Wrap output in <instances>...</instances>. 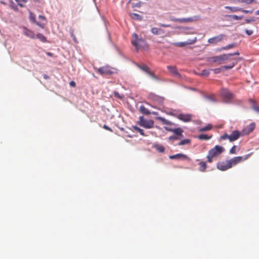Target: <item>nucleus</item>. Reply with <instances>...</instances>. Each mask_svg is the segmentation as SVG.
<instances>
[{
    "label": "nucleus",
    "instance_id": "nucleus-1",
    "mask_svg": "<svg viewBox=\"0 0 259 259\" xmlns=\"http://www.w3.org/2000/svg\"><path fill=\"white\" fill-rule=\"evenodd\" d=\"M235 55L239 56V53L236 52L234 53L223 54L208 58V61L210 62H217L219 64L223 63H229L228 65L223 66L226 70L232 69L238 63L240 59L234 57Z\"/></svg>",
    "mask_w": 259,
    "mask_h": 259
},
{
    "label": "nucleus",
    "instance_id": "nucleus-2",
    "mask_svg": "<svg viewBox=\"0 0 259 259\" xmlns=\"http://www.w3.org/2000/svg\"><path fill=\"white\" fill-rule=\"evenodd\" d=\"M224 151L225 149L224 147L219 145L215 146L213 148L209 150L208 152L207 156V161L211 163L214 158L219 156Z\"/></svg>",
    "mask_w": 259,
    "mask_h": 259
},
{
    "label": "nucleus",
    "instance_id": "nucleus-3",
    "mask_svg": "<svg viewBox=\"0 0 259 259\" xmlns=\"http://www.w3.org/2000/svg\"><path fill=\"white\" fill-rule=\"evenodd\" d=\"M131 42L137 51L140 48H146L147 47L146 40L142 37L139 38L136 33L133 34Z\"/></svg>",
    "mask_w": 259,
    "mask_h": 259
},
{
    "label": "nucleus",
    "instance_id": "nucleus-4",
    "mask_svg": "<svg viewBox=\"0 0 259 259\" xmlns=\"http://www.w3.org/2000/svg\"><path fill=\"white\" fill-rule=\"evenodd\" d=\"M241 135V133L237 130L232 132L231 135H229L227 134H225L221 137V139L226 140L228 139L230 142H233L237 140Z\"/></svg>",
    "mask_w": 259,
    "mask_h": 259
},
{
    "label": "nucleus",
    "instance_id": "nucleus-5",
    "mask_svg": "<svg viewBox=\"0 0 259 259\" xmlns=\"http://www.w3.org/2000/svg\"><path fill=\"white\" fill-rule=\"evenodd\" d=\"M252 152L244 156H237L234 157L233 158L229 160V164L231 165V167L233 166L236 165L239 163L243 161L247 160L249 157L252 154Z\"/></svg>",
    "mask_w": 259,
    "mask_h": 259
},
{
    "label": "nucleus",
    "instance_id": "nucleus-6",
    "mask_svg": "<svg viewBox=\"0 0 259 259\" xmlns=\"http://www.w3.org/2000/svg\"><path fill=\"white\" fill-rule=\"evenodd\" d=\"M138 124L146 128H151L154 127V123L152 120H147L143 116L139 117Z\"/></svg>",
    "mask_w": 259,
    "mask_h": 259
},
{
    "label": "nucleus",
    "instance_id": "nucleus-7",
    "mask_svg": "<svg viewBox=\"0 0 259 259\" xmlns=\"http://www.w3.org/2000/svg\"><path fill=\"white\" fill-rule=\"evenodd\" d=\"M200 18L199 16H194V17H190L187 18H176L174 17H170V20L173 22L179 23H187L197 21Z\"/></svg>",
    "mask_w": 259,
    "mask_h": 259
},
{
    "label": "nucleus",
    "instance_id": "nucleus-8",
    "mask_svg": "<svg viewBox=\"0 0 259 259\" xmlns=\"http://www.w3.org/2000/svg\"><path fill=\"white\" fill-rule=\"evenodd\" d=\"M97 72L101 75H111L114 73L113 69L110 66H105L97 69Z\"/></svg>",
    "mask_w": 259,
    "mask_h": 259
},
{
    "label": "nucleus",
    "instance_id": "nucleus-9",
    "mask_svg": "<svg viewBox=\"0 0 259 259\" xmlns=\"http://www.w3.org/2000/svg\"><path fill=\"white\" fill-rule=\"evenodd\" d=\"M221 96L226 101H229L234 97V95L227 89H222L220 91Z\"/></svg>",
    "mask_w": 259,
    "mask_h": 259
},
{
    "label": "nucleus",
    "instance_id": "nucleus-10",
    "mask_svg": "<svg viewBox=\"0 0 259 259\" xmlns=\"http://www.w3.org/2000/svg\"><path fill=\"white\" fill-rule=\"evenodd\" d=\"M217 167L220 170L225 171L231 168V165L229 164V160H227L226 161L219 162L217 164Z\"/></svg>",
    "mask_w": 259,
    "mask_h": 259
},
{
    "label": "nucleus",
    "instance_id": "nucleus-11",
    "mask_svg": "<svg viewBox=\"0 0 259 259\" xmlns=\"http://www.w3.org/2000/svg\"><path fill=\"white\" fill-rule=\"evenodd\" d=\"M225 36V35L224 34H219L209 38L208 39V42L210 44L215 45L219 42L221 41Z\"/></svg>",
    "mask_w": 259,
    "mask_h": 259
},
{
    "label": "nucleus",
    "instance_id": "nucleus-12",
    "mask_svg": "<svg viewBox=\"0 0 259 259\" xmlns=\"http://www.w3.org/2000/svg\"><path fill=\"white\" fill-rule=\"evenodd\" d=\"M226 9L229 10L231 12H236L238 11H241L244 13H252L253 11V10H243L240 8L237 7H230V6H226L225 7Z\"/></svg>",
    "mask_w": 259,
    "mask_h": 259
},
{
    "label": "nucleus",
    "instance_id": "nucleus-13",
    "mask_svg": "<svg viewBox=\"0 0 259 259\" xmlns=\"http://www.w3.org/2000/svg\"><path fill=\"white\" fill-rule=\"evenodd\" d=\"M197 41V37H194L193 39H189L187 41L185 42H177L173 43V45L176 47H184L188 45L194 44Z\"/></svg>",
    "mask_w": 259,
    "mask_h": 259
},
{
    "label": "nucleus",
    "instance_id": "nucleus-14",
    "mask_svg": "<svg viewBox=\"0 0 259 259\" xmlns=\"http://www.w3.org/2000/svg\"><path fill=\"white\" fill-rule=\"evenodd\" d=\"M166 130L168 131L172 132L175 135H178V136L184 137V135H183V133L184 132L183 130L180 128L178 127L176 128H166Z\"/></svg>",
    "mask_w": 259,
    "mask_h": 259
},
{
    "label": "nucleus",
    "instance_id": "nucleus-15",
    "mask_svg": "<svg viewBox=\"0 0 259 259\" xmlns=\"http://www.w3.org/2000/svg\"><path fill=\"white\" fill-rule=\"evenodd\" d=\"M255 126L254 123L250 124L243 130V135H248L250 134L254 130Z\"/></svg>",
    "mask_w": 259,
    "mask_h": 259
},
{
    "label": "nucleus",
    "instance_id": "nucleus-16",
    "mask_svg": "<svg viewBox=\"0 0 259 259\" xmlns=\"http://www.w3.org/2000/svg\"><path fill=\"white\" fill-rule=\"evenodd\" d=\"M178 118L184 122H189L191 120L192 116L190 114H180L178 116Z\"/></svg>",
    "mask_w": 259,
    "mask_h": 259
},
{
    "label": "nucleus",
    "instance_id": "nucleus-17",
    "mask_svg": "<svg viewBox=\"0 0 259 259\" xmlns=\"http://www.w3.org/2000/svg\"><path fill=\"white\" fill-rule=\"evenodd\" d=\"M23 29H24V34L26 36H27L32 39H34L35 38V33H34V32L33 31H32L30 29H28V28H27L25 27H23Z\"/></svg>",
    "mask_w": 259,
    "mask_h": 259
},
{
    "label": "nucleus",
    "instance_id": "nucleus-18",
    "mask_svg": "<svg viewBox=\"0 0 259 259\" xmlns=\"http://www.w3.org/2000/svg\"><path fill=\"white\" fill-rule=\"evenodd\" d=\"M169 158L170 159H188V157L182 153H178L173 155H170L169 156Z\"/></svg>",
    "mask_w": 259,
    "mask_h": 259
},
{
    "label": "nucleus",
    "instance_id": "nucleus-19",
    "mask_svg": "<svg viewBox=\"0 0 259 259\" xmlns=\"http://www.w3.org/2000/svg\"><path fill=\"white\" fill-rule=\"evenodd\" d=\"M167 68L169 71L173 75L177 76H180V73L178 72L176 66H167Z\"/></svg>",
    "mask_w": 259,
    "mask_h": 259
},
{
    "label": "nucleus",
    "instance_id": "nucleus-20",
    "mask_svg": "<svg viewBox=\"0 0 259 259\" xmlns=\"http://www.w3.org/2000/svg\"><path fill=\"white\" fill-rule=\"evenodd\" d=\"M137 66L138 68H139L142 71L145 72L146 73H148V72L150 71L149 67L145 64H137Z\"/></svg>",
    "mask_w": 259,
    "mask_h": 259
},
{
    "label": "nucleus",
    "instance_id": "nucleus-21",
    "mask_svg": "<svg viewBox=\"0 0 259 259\" xmlns=\"http://www.w3.org/2000/svg\"><path fill=\"white\" fill-rule=\"evenodd\" d=\"M249 102L250 103L252 108L256 111L259 112V106L256 104V103L253 99H249Z\"/></svg>",
    "mask_w": 259,
    "mask_h": 259
},
{
    "label": "nucleus",
    "instance_id": "nucleus-22",
    "mask_svg": "<svg viewBox=\"0 0 259 259\" xmlns=\"http://www.w3.org/2000/svg\"><path fill=\"white\" fill-rule=\"evenodd\" d=\"M151 31L153 34H154L155 35L162 34V33H163V32H164V31L163 29H161L158 28H156V27L152 28L151 30Z\"/></svg>",
    "mask_w": 259,
    "mask_h": 259
},
{
    "label": "nucleus",
    "instance_id": "nucleus-23",
    "mask_svg": "<svg viewBox=\"0 0 259 259\" xmlns=\"http://www.w3.org/2000/svg\"><path fill=\"white\" fill-rule=\"evenodd\" d=\"M153 147L160 153H163L165 151V148L164 146L159 144H155L153 146Z\"/></svg>",
    "mask_w": 259,
    "mask_h": 259
},
{
    "label": "nucleus",
    "instance_id": "nucleus-24",
    "mask_svg": "<svg viewBox=\"0 0 259 259\" xmlns=\"http://www.w3.org/2000/svg\"><path fill=\"white\" fill-rule=\"evenodd\" d=\"M156 119L159 121H160L162 123L166 125H171L172 123L171 122L166 120L164 118L160 116H158L156 117Z\"/></svg>",
    "mask_w": 259,
    "mask_h": 259
},
{
    "label": "nucleus",
    "instance_id": "nucleus-25",
    "mask_svg": "<svg viewBox=\"0 0 259 259\" xmlns=\"http://www.w3.org/2000/svg\"><path fill=\"white\" fill-rule=\"evenodd\" d=\"M199 170L201 171H204L207 167L206 163L205 161H200L199 163Z\"/></svg>",
    "mask_w": 259,
    "mask_h": 259
},
{
    "label": "nucleus",
    "instance_id": "nucleus-26",
    "mask_svg": "<svg viewBox=\"0 0 259 259\" xmlns=\"http://www.w3.org/2000/svg\"><path fill=\"white\" fill-rule=\"evenodd\" d=\"M36 37L42 42H46L47 41V37L41 33H37L36 35Z\"/></svg>",
    "mask_w": 259,
    "mask_h": 259
},
{
    "label": "nucleus",
    "instance_id": "nucleus-27",
    "mask_svg": "<svg viewBox=\"0 0 259 259\" xmlns=\"http://www.w3.org/2000/svg\"><path fill=\"white\" fill-rule=\"evenodd\" d=\"M211 137H212L211 136H209L207 135H205V134H201L198 136V138L199 140H207L211 139Z\"/></svg>",
    "mask_w": 259,
    "mask_h": 259
},
{
    "label": "nucleus",
    "instance_id": "nucleus-28",
    "mask_svg": "<svg viewBox=\"0 0 259 259\" xmlns=\"http://www.w3.org/2000/svg\"><path fill=\"white\" fill-rule=\"evenodd\" d=\"M140 111L141 112L146 115H149L150 114V111L143 105H142L140 107Z\"/></svg>",
    "mask_w": 259,
    "mask_h": 259
},
{
    "label": "nucleus",
    "instance_id": "nucleus-29",
    "mask_svg": "<svg viewBox=\"0 0 259 259\" xmlns=\"http://www.w3.org/2000/svg\"><path fill=\"white\" fill-rule=\"evenodd\" d=\"M191 140L188 139H184L181 140L179 143L178 145L182 146L184 145L190 144Z\"/></svg>",
    "mask_w": 259,
    "mask_h": 259
},
{
    "label": "nucleus",
    "instance_id": "nucleus-30",
    "mask_svg": "<svg viewBox=\"0 0 259 259\" xmlns=\"http://www.w3.org/2000/svg\"><path fill=\"white\" fill-rule=\"evenodd\" d=\"M133 128L135 131L138 132L141 135H142L143 136H148L147 135L145 134L144 131L142 129H141L136 126H133Z\"/></svg>",
    "mask_w": 259,
    "mask_h": 259
},
{
    "label": "nucleus",
    "instance_id": "nucleus-31",
    "mask_svg": "<svg viewBox=\"0 0 259 259\" xmlns=\"http://www.w3.org/2000/svg\"><path fill=\"white\" fill-rule=\"evenodd\" d=\"M130 16L131 17L133 18V19H135L136 20H142V17L138 14H136V13H131L130 14Z\"/></svg>",
    "mask_w": 259,
    "mask_h": 259
},
{
    "label": "nucleus",
    "instance_id": "nucleus-32",
    "mask_svg": "<svg viewBox=\"0 0 259 259\" xmlns=\"http://www.w3.org/2000/svg\"><path fill=\"white\" fill-rule=\"evenodd\" d=\"M238 3H244L246 4H251L254 2H256L255 0H236Z\"/></svg>",
    "mask_w": 259,
    "mask_h": 259
},
{
    "label": "nucleus",
    "instance_id": "nucleus-33",
    "mask_svg": "<svg viewBox=\"0 0 259 259\" xmlns=\"http://www.w3.org/2000/svg\"><path fill=\"white\" fill-rule=\"evenodd\" d=\"M183 137L178 136V135H173L171 136L168 138V139L171 141H175V140H179L182 139Z\"/></svg>",
    "mask_w": 259,
    "mask_h": 259
},
{
    "label": "nucleus",
    "instance_id": "nucleus-34",
    "mask_svg": "<svg viewBox=\"0 0 259 259\" xmlns=\"http://www.w3.org/2000/svg\"><path fill=\"white\" fill-rule=\"evenodd\" d=\"M212 127V125L211 124H208L206 126L203 127V128H201L200 130V131L203 132V131H207L210 130Z\"/></svg>",
    "mask_w": 259,
    "mask_h": 259
},
{
    "label": "nucleus",
    "instance_id": "nucleus-35",
    "mask_svg": "<svg viewBox=\"0 0 259 259\" xmlns=\"http://www.w3.org/2000/svg\"><path fill=\"white\" fill-rule=\"evenodd\" d=\"M29 19L33 23L36 22L35 15L31 12H29Z\"/></svg>",
    "mask_w": 259,
    "mask_h": 259
},
{
    "label": "nucleus",
    "instance_id": "nucleus-36",
    "mask_svg": "<svg viewBox=\"0 0 259 259\" xmlns=\"http://www.w3.org/2000/svg\"><path fill=\"white\" fill-rule=\"evenodd\" d=\"M69 32H70V34L71 36V37H72L73 38V40L75 42H77V39H76V38L74 34V30L72 28H70V30H69Z\"/></svg>",
    "mask_w": 259,
    "mask_h": 259
},
{
    "label": "nucleus",
    "instance_id": "nucleus-37",
    "mask_svg": "<svg viewBox=\"0 0 259 259\" xmlns=\"http://www.w3.org/2000/svg\"><path fill=\"white\" fill-rule=\"evenodd\" d=\"M230 17H231L233 19L236 20H241L243 18V17L242 16H237L235 15H231V16H230Z\"/></svg>",
    "mask_w": 259,
    "mask_h": 259
},
{
    "label": "nucleus",
    "instance_id": "nucleus-38",
    "mask_svg": "<svg viewBox=\"0 0 259 259\" xmlns=\"http://www.w3.org/2000/svg\"><path fill=\"white\" fill-rule=\"evenodd\" d=\"M223 69H225L224 67H223V66L220 68H215L213 69V71L215 74L219 73H220Z\"/></svg>",
    "mask_w": 259,
    "mask_h": 259
},
{
    "label": "nucleus",
    "instance_id": "nucleus-39",
    "mask_svg": "<svg viewBox=\"0 0 259 259\" xmlns=\"http://www.w3.org/2000/svg\"><path fill=\"white\" fill-rule=\"evenodd\" d=\"M235 47L234 44H231L230 45H228L223 48H222V50H229L230 49L233 48Z\"/></svg>",
    "mask_w": 259,
    "mask_h": 259
},
{
    "label": "nucleus",
    "instance_id": "nucleus-40",
    "mask_svg": "<svg viewBox=\"0 0 259 259\" xmlns=\"http://www.w3.org/2000/svg\"><path fill=\"white\" fill-rule=\"evenodd\" d=\"M148 74L151 77H152V78L155 79V80H158V78L157 76H156L154 73L153 72H151V71H150Z\"/></svg>",
    "mask_w": 259,
    "mask_h": 259
},
{
    "label": "nucleus",
    "instance_id": "nucleus-41",
    "mask_svg": "<svg viewBox=\"0 0 259 259\" xmlns=\"http://www.w3.org/2000/svg\"><path fill=\"white\" fill-rule=\"evenodd\" d=\"M237 148V146L234 145L233 146L231 149L229 151L230 154H234L236 153V149Z\"/></svg>",
    "mask_w": 259,
    "mask_h": 259
},
{
    "label": "nucleus",
    "instance_id": "nucleus-42",
    "mask_svg": "<svg viewBox=\"0 0 259 259\" xmlns=\"http://www.w3.org/2000/svg\"><path fill=\"white\" fill-rule=\"evenodd\" d=\"M205 98L209 102H215V100L213 96H207V97H206Z\"/></svg>",
    "mask_w": 259,
    "mask_h": 259
},
{
    "label": "nucleus",
    "instance_id": "nucleus-43",
    "mask_svg": "<svg viewBox=\"0 0 259 259\" xmlns=\"http://www.w3.org/2000/svg\"><path fill=\"white\" fill-rule=\"evenodd\" d=\"M114 95L116 97L119 99H122L123 98V96H121L118 92H114Z\"/></svg>",
    "mask_w": 259,
    "mask_h": 259
},
{
    "label": "nucleus",
    "instance_id": "nucleus-44",
    "mask_svg": "<svg viewBox=\"0 0 259 259\" xmlns=\"http://www.w3.org/2000/svg\"><path fill=\"white\" fill-rule=\"evenodd\" d=\"M245 32L248 35H251L253 34V31L252 30L246 29Z\"/></svg>",
    "mask_w": 259,
    "mask_h": 259
},
{
    "label": "nucleus",
    "instance_id": "nucleus-45",
    "mask_svg": "<svg viewBox=\"0 0 259 259\" xmlns=\"http://www.w3.org/2000/svg\"><path fill=\"white\" fill-rule=\"evenodd\" d=\"M103 127L106 130H108L111 132H113V130L110 128L109 127V126H108L107 125H106V124H104L103 126Z\"/></svg>",
    "mask_w": 259,
    "mask_h": 259
},
{
    "label": "nucleus",
    "instance_id": "nucleus-46",
    "mask_svg": "<svg viewBox=\"0 0 259 259\" xmlns=\"http://www.w3.org/2000/svg\"><path fill=\"white\" fill-rule=\"evenodd\" d=\"M254 21V19H246L245 20V21L246 23H249L252 21Z\"/></svg>",
    "mask_w": 259,
    "mask_h": 259
},
{
    "label": "nucleus",
    "instance_id": "nucleus-47",
    "mask_svg": "<svg viewBox=\"0 0 259 259\" xmlns=\"http://www.w3.org/2000/svg\"><path fill=\"white\" fill-rule=\"evenodd\" d=\"M159 25V26L163 27H170V24H164L160 23Z\"/></svg>",
    "mask_w": 259,
    "mask_h": 259
},
{
    "label": "nucleus",
    "instance_id": "nucleus-48",
    "mask_svg": "<svg viewBox=\"0 0 259 259\" xmlns=\"http://www.w3.org/2000/svg\"><path fill=\"white\" fill-rule=\"evenodd\" d=\"M69 84L72 87H76V83L74 81H71L69 82Z\"/></svg>",
    "mask_w": 259,
    "mask_h": 259
},
{
    "label": "nucleus",
    "instance_id": "nucleus-49",
    "mask_svg": "<svg viewBox=\"0 0 259 259\" xmlns=\"http://www.w3.org/2000/svg\"><path fill=\"white\" fill-rule=\"evenodd\" d=\"M35 23H36V24L37 26H39V27H41V28H42V29H43V28H45V26H44V25H42V24H41L39 23V22H36Z\"/></svg>",
    "mask_w": 259,
    "mask_h": 259
},
{
    "label": "nucleus",
    "instance_id": "nucleus-50",
    "mask_svg": "<svg viewBox=\"0 0 259 259\" xmlns=\"http://www.w3.org/2000/svg\"><path fill=\"white\" fill-rule=\"evenodd\" d=\"M209 71L207 70H204L202 71V74L205 75H208L209 74Z\"/></svg>",
    "mask_w": 259,
    "mask_h": 259
},
{
    "label": "nucleus",
    "instance_id": "nucleus-51",
    "mask_svg": "<svg viewBox=\"0 0 259 259\" xmlns=\"http://www.w3.org/2000/svg\"><path fill=\"white\" fill-rule=\"evenodd\" d=\"M17 3H18V5L21 7H24V5L23 4H22L21 3H20V0H15Z\"/></svg>",
    "mask_w": 259,
    "mask_h": 259
},
{
    "label": "nucleus",
    "instance_id": "nucleus-52",
    "mask_svg": "<svg viewBox=\"0 0 259 259\" xmlns=\"http://www.w3.org/2000/svg\"><path fill=\"white\" fill-rule=\"evenodd\" d=\"M38 17L41 20H46V17L45 16H42V15H39Z\"/></svg>",
    "mask_w": 259,
    "mask_h": 259
},
{
    "label": "nucleus",
    "instance_id": "nucleus-53",
    "mask_svg": "<svg viewBox=\"0 0 259 259\" xmlns=\"http://www.w3.org/2000/svg\"><path fill=\"white\" fill-rule=\"evenodd\" d=\"M47 55L50 57H53V54L52 53H50V52H48L47 53Z\"/></svg>",
    "mask_w": 259,
    "mask_h": 259
},
{
    "label": "nucleus",
    "instance_id": "nucleus-54",
    "mask_svg": "<svg viewBox=\"0 0 259 259\" xmlns=\"http://www.w3.org/2000/svg\"><path fill=\"white\" fill-rule=\"evenodd\" d=\"M44 77L45 79H48V78H49V76H48L47 75H46V74H45V75H44Z\"/></svg>",
    "mask_w": 259,
    "mask_h": 259
},
{
    "label": "nucleus",
    "instance_id": "nucleus-55",
    "mask_svg": "<svg viewBox=\"0 0 259 259\" xmlns=\"http://www.w3.org/2000/svg\"><path fill=\"white\" fill-rule=\"evenodd\" d=\"M255 15H259V10L255 12Z\"/></svg>",
    "mask_w": 259,
    "mask_h": 259
},
{
    "label": "nucleus",
    "instance_id": "nucleus-56",
    "mask_svg": "<svg viewBox=\"0 0 259 259\" xmlns=\"http://www.w3.org/2000/svg\"><path fill=\"white\" fill-rule=\"evenodd\" d=\"M21 1L26 3V2H27V0H21Z\"/></svg>",
    "mask_w": 259,
    "mask_h": 259
}]
</instances>
